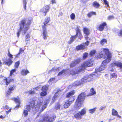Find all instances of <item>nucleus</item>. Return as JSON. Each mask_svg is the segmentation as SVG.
Returning <instances> with one entry per match:
<instances>
[{
  "instance_id": "nucleus-15",
  "label": "nucleus",
  "mask_w": 122,
  "mask_h": 122,
  "mask_svg": "<svg viewBox=\"0 0 122 122\" xmlns=\"http://www.w3.org/2000/svg\"><path fill=\"white\" fill-rule=\"evenodd\" d=\"M59 91H58L57 89L54 91V92L55 93V94L54 97L52 98V102H54L56 100V98L60 95H59Z\"/></svg>"
},
{
  "instance_id": "nucleus-9",
  "label": "nucleus",
  "mask_w": 122,
  "mask_h": 122,
  "mask_svg": "<svg viewBox=\"0 0 122 122\" xmlns=\"http://www.w3.org/2000/svg\"><path fill=\"white\" fill-rule=\"evenodd\" d=\"M84 69L83 68H82L81 67H75L70 70V73L72 75L78 74L80 72L83 71Z\"/></svg>"
},
{
  "instance_id": "nucleus-43",
  "label": "nucleus",
  "mask_w": 122,
  "mask_h": 122,
  "mask_svg": "<svg viewBox=\"0 0 122 122\" xmlns=\"http://www.w3.org/2000/svg\"><path fill=\"white\" fill-rule=\"evenodd\" d=\"M41 92L40 95L42 96H46L47 94V92L43 91Z\"/></svg>"
},
{
  "instance_id": "nucleus-28",
  "label": "nucleus",
  "mask_w": 122,
  "mask_h": 122,
  "mask_svg": "<svg viewBox=\"0 0 122 122\" xmlns=\"http://www.w3.org/2000/svg\"><path fill=\"white\" fill-rule=\"evenodd\" d=\"M71 104L67 100V101L66 102L64 105L65 108H67L68 107L70 104Z\"/></svg>"
},
{
  "instance_id": "nucleus-48",
  "label": "nucleus",
  "mask_w": 122,
  "mask_h": 122,
  "mask_svg": "<svg viewBox=\"0 0 122 122\" xmlns=\"http://www.w3.org/2000/svg\"><path fill=\"white\" fill-rule=\"evenodd\" d=\"M75 15L74 13H72L70 15L71 19L72 20H74L75 17Z\"/></svg>"
},
{
  "instance_id": "nucleus-24",
  "label": "nucleus",
  "mask_w": 122,
  "mask_h": 122,
  "mask_svg": "<svg viewBox=\"0 0 122 122\" xmlns=\"http://www.w3.org/2000/svg\"><path fill=\"white\" fill-rule=\"evenodd\" d=\"M29 73V71L28 70H25V69H23L21 71V74L22 75H26Z\"/></svg>"
},
{
  "instance_id": "nucleus-30",
  "label": "nucleus",
  "mask_w": 122,
  "mask_h": 122,
  "mask_svg": "<svg viewBox=\"0 0 122 122\" xmlns=\"http://www.w3.org/2000/svg\"><path fill=\"white\" fill-rule=\"evenodd\" d=\"M93 6L96 8H98L100 6L99 4L97 1H94L93 4Z\"/></svg>"
},
{
  "instance_id": "nucleus-60",
  "label": "nucleus",
  "mask_w": 122,
  "mask_h": 122,
  "mask_svg": "<svg viewBox=\"0 0 122 122\" xmlns=\"http://www.w3.org/2000/svg\"><path fill=\"white\" fill-rule=\"evenodd\" d=\"M62 12H60L59 13V16L60 15H62Z\"/></svg>"
},
{
  "instance_id": "nucleus-18",
  "label": "nucleus",
  "mask_w": 122,
  "mask_h": 122,
  "mask_svg": "<svg viewBox=\"0 0 122 122\" xmlns=\"http://www.w3.org/2000/svg\"><path fill=\"white\" fill-rule=\"evenodd\" d=\"M106 25H107L106 23L105 22H103L100 25L98 29L100 31H102L104 29L105 26Z\"/></svg>"
},
{
  "instance_id": "nucleus-34",
  "label": "nucleus",
  "mask_w": 122,
  "mask_h": 122,
  "mask_svg": "<svg viewBox=\"0 0 122 122\" xmlns=\"http://www.w3.org/2000/svg\"><path fill=\"white\" fill-rule=\"evenodd\" d=\"M20 64V62L19 61H17L15 63V66L16 68L15 69H17L19 65Z\"/></svg>"
},
{
  "instance_id": "nucleus-31",
  "label": "nucleus",
  "mask_w": 122,
  "mask_h": 122,
  "mask_svg": "<svg viewBox=\"0 0 122 122\" xmlns=\"http://www.w3.org/2000/svg\"><path fill=\"white\" fill-rule=\"evenodd\" d=\"M116 66L120 67L121 69L122 68V63L116 61Z\"/></svg>"
},
{
  "instance_id": "nucleus-57",
  "label": "nucleus",
  "mask_w": 122,
  "mask_h": 122,
  "mask_svg": "<svg viewBox=\"0 0 122 122\" xmlns=\"http://www.w3.org/2000/svg\"><path fill=\"white\" fill-rule=\"evenodd\" d=\"M55 78H52L50 79L49 80V82H51L52 81H53L55 80Z\"/></svg>"
},
{
  "instance_id": "nucleus-35",
  "label": "nucleus",
  "mask_w": 122,
  "mask_h": 122,
  "mask_svg": "<svg viewBox=\"0 0 122 122\" xmlns=\"http://www.w3.org/2000/svg\"><path fill=\"white\" fill-rule=\"evenodd\" d=\"M104 3L105 4L106 6L108 7H109V2L107 0H103Z\"/></svg>"
},
{
  "instance_id": "nucleus-50",
  "label": "nucleus",
  "mask_w": 122,
  "mask_h": 122,
  "mask_svg": "<svg viewBox=\"0 0 122 122\" xmlns=\"http://www.w3.org/2000/svg\"><path fill=\"white\" fill-rule=\"evenodd\" d=\"M116 61H115L111 64L110 66L112 67H113L115 66H116Z\"/></svg>"
},
{
  "instance_id": "nucleus-49",
  "label": "nucleus",
  "mask_w": 122,
  "mask_h": 122,
  "mask_svg": "<svg viewBox=\"0 0 122 122\" xmlns=\"http://www.w3.org/2000/svg\"><path fill=\"white\" fill-rule=\"evenodd\" d=\"M107 42V40L105 39H103L101 41V43L102 45L104 43Z\"/></svg>"
},
{
  "instance_id": "nucleus-12",
  "label": "nucleus",
  "mask_w": 122,
  "mask_h": 122,
  "mask_svg": "<svg viewBox=\"0 0 122 122\" xmlns=\"http://www.w3.org/2000/svg\"><path fill=\"white\" fill-rule=\"evenodd\" d=\"M81 61V59L80 58H77L76 59L74 60L70 64V67L72 68L75 66L77 64L79 63Z\"/></svg>"
},
{
  "instance_id": "nucleus-64",
  "label": "nucleus",
  "mask_w": 122,
  "mask_h": 122,
  "mask_svg": "<svg viewBox=\"0 0 122 122\" xmlns=\"http://www.w3.org/2000/svg\"><path fill=\"white\" fill-rule=\"evenodd\" d=\"M54 69H53V68H52V70H50V71H54Z\"/></svg>"
},
{
  "instance_id": "nucleus-33",
  "label": "nucleus",
  "mask_w": 122,
  "mask_h": 122,
  "mask_svg": "<svg viewBox=\"0 0 122 122\" xmlns=\"http://www.w3.org/2000/svg\"><path fill=\"white\" fill-rule=\"evenodd\" d=\"M74 99L73 97H71L69 98V99L67 100L71 104V103L74 101Z\"/></svg>"
},
{
  "instance_id": "nucleus-56",
  "label": "nucleus",
  "mask_w": 122,
  "mask_h": 122,
  "mask_svg": "<svg viewBox=\"0 0 122 122\" xmlns=\"http://www.w3.org/2000/svg\"><path fill=\"white\" fill-rule=\"evenodd\" d=\"M61 69V68L60 67H58V68L55 69V70L56 71H59Z\"/></svg>"
},
{
  "instance_id": "nucleus-61",
  "label": "nucleus",
  "mask_w": 122,
  "mask_h": 122,
  "mask_svg": "<svg viewBox=\"0 0 122 122\" xmlns=\"http://www.w3.org/2000/svg\"><path fill=\"white\" fill-rule=\"evenodd\" d=\"M4 118V117H3L2 115H1L0 116V118L3 119Z\"/></svg>"
},
{
  "instance_id": "nucleus-16",
  "label": "nucleus",
  "mask_w": 122,
  "mask_h": 122,
  "mask_svg": "<svg viewBox=\"0 0 122 122\" xmlns=\"http://www.w3.org/2000/svg\"><path fill=\"white\" fill-rule=\"evenodd\" d=\"M76 34L75 36H76V38L78 36L79 39L81 40L82 37V36L81 34L80 30L78 28H77L76 30Z\"/></svg>"
},
{
  "instance_id": "nucleus-32",
  "label": "nucleus",
  "mask_w": 122,
  "mask_h": 122,
  "mask_svg": "<svg viewBox=\"0 0 122 122\" xmlns=\"http://www.w3.org/2000/svg\"><path fill=\"white\" fill-rule=\"evenodd\" d=\"M38 87H36L35 89L33 88L29 92V93L30 94H34L35 92L34 91V90H38Z\"/></svg>"
},
{
  "instance_id": "nucleus-40",
  "label": "nucleus",
  "mask_w": 122,
  "mask_h": 122,
  "mask_svg": "<svg viewBox=\"0 0 122 122\" xmlns=\"http://www.w3.org/2000/svg\"><path fill=\"white\" fill-rule=\"evenodd\" d=\"M30 38V34H27L25 37V41H28L29 40Z\"/></svg>"
},
{
  "instance_id": "nucleus-20",
  "label": "nucleus",
  "mask_w": 122,
  "mask_h": 122,
  "mask_svg": "<svg viewBox=\"0 0 122 122\" xmlns=\"http://www.w3.org/2000/svg\"><path fill=\"white\" fill-rule=\"evenodd\" d=\"M85 48V46L82 44H81L80 45L77 46L76 47V49L77 50H83Z\"/></svg>"
},
{
  "instance_id": "nucleus-21",
  "label": "nucleus",
  "mask_w": 122,
  "mask_h": 122,
  "mask_svg": "<svg viewBox=\"0 0 122 122\" xmlns=\"http://www.w3.org/2000/svg\"><path fill=\"white\" fill-rule=\"evenodd\" d=\"M81 83V81H80L79 80H77L73 83L72 85L74 86H76L80 85Z\"/></svg>"
},
{
  "instance_id": "nucleus-22",
  "label": "nucleus",
  "mask_w": 122,
  "mask_h": 122,
  "mask_svg": "<svg viewBox=\"0 0 122 122\" xmlns=\"http://www.w3.org/2000/svg\"><path fill=\"white\" fill-rule=\"evenodd\" d=\"M75 93L74 90H73L68 93L66 94V97H70L71 96L73 95Z\"/></svg>"
},
{
  "instance_id": "nucleus-41",
  "label": "nucleus",
  "mask_w": 122,
  "mask_h": 122,
  "mask_svg": "<svg viewBox=\"0 0 122 122\" xmlns=\"http://www.w3.org/2000/svg\"><path fill=\"white\" fill-rule=\"evenodd\" d=\"M114 19V17L113 15H110L108 16L107 17L108 19L109 20H113Z\"/></svg>"
},
{
  "instance_id": "nucleus-11",
  "label": "nucleus",
  "mask_w": 122,
  "mask_h": 122,
  "mask_svg": "<svg viewBox=\"0 0 122 122\" xmlns=\"http://www.w3.org/2000/svg\"><path fill=\"white\" fill-rule=\"evenodd\" d=\"M93 64L91 60H89L84 62L81 67L82 68L84 69V71L85 68L87 67L91 66L93 65Z\"/></svg>"
},
{
  "instance_id": "nucleus-62",
  "label": "nucleus",
  "mask_w": 122,
  "mask_h": 122,
  "mask_svg": "<svg viewBox=\"0 0 122 122\" xmlns=\"http://www.w3.org/2000/svg\"><path fill=\"white\" fill-rule=\"evenodd\" d=\"M88 0H85L84 1V2H83V3H84L85 2H86Z\"/></svg>"
},
{
  "instance_id": "nucleus-8",
  "label": "nucleus",
  "mask_w": 122,
  "mask_h": 122,
  "mask_svg": "<svg viewBox=\"0 0 122 122\" xmlns=\"http://www.w3.org/2000/svg\"><path fill=\"white\" fill-rule=\"evenodd\" d=\"M86 111L85 108H83L80 112H78V113H74V116L75 118L77 119L82 118V116L84 115L86 113Z\"/></svg>"
},
{
  "instance_id": "nucleus-52",
  "label": "nucleus",
  "mask_w": 122,
  "mask_h": 122,
  "mask_svg": "<svg viewBox=\"0 0 122 122\" xmlns=\"http://www.w3.org/2000/svg\"><path fill=\"white\" fill-rule=\"evenodd\" d=\"M89 42L88 41H87L85 43H84L83 44L84 46H88L89 44Z\"/></svg>"
},
{
  "instance_id": "nucleus-36",
  "label": "nucleus",
  "mask_w": 122,
  "mask_h": 122,
  "mask_svg": "<svg viewBox=\"0 0 122 122\" xmlns=\"http://www.w3.org/2000/svg\"><path fill=\"white\" fill-rule=\"evenodd\" d=\"M17 70V69H15L12 70L10 71V76H11Z\"/></svg>"
},
{
  "instance_id": "nucleus-6",
  "label": "nucleus",
  "mask_w": 122,
  "mask_h": 122,
  "mask_svg": "<svg viewBox=\"0 0 122 122\" xmlns=\"http://www.w3.org/2000/svg\"><path fill=\"white\" fill-rule=\"evenodd\" d=\"M50 21V17H48L46 18L45 20V22L44 23V25L42 26V28L43 30V39L46 40L47 39L48 36L47 32L45 28L46 26H47V24Z\"/></svg>"
},
{
  "instance_id": "nucleus-19",
  "label": "nucleus",
  "mask_w": 122,
  "mask_h": 122,
  "mask_svg": "<svg viewBox=\"0 0 122 122\" xmlns=\"http://www.w3.org/2000/svg\"><path fill=\"white\" fill-rule=\"evenodd\" d=\"M112 115L114 116H117V117H119L120 118H121V116L118 115V113L117 111L113 108L112 109Z\"/></svg>"
},
{
  "instance_id": "nucleus-5",
  "label": "nucleus",
  "mask_w": 122,
  "mask_h": 122,
  "mask_svg": "<svg viewBox=\"0 0 122 122\" xmlns=\"http://www.w3.org/2000/svg\"><path fill=\"white\" fill-rule=\"evenodd\" d=\"M100 71H98L96 72L95 71V74H92L89 75H86L83 77L81 79L82 83H84L85 82H88L91 80H93V78L95 76L98 77L100 75Z\"/></svg>"
},
{
  "instance_id": "nucleus-26",
  "label": "nucleus",
  "mask_w": 122,
  "mask_h": 122,
  "mask_svg": "<svg viewBox=\"0 0 122 122\" xmlns=\"http://www.w3.org/2000/svg\"><path fill=\"white\" fill-rule=\"evenodd\" d=\"M49 86L48 85H45L42 87L41 90L42 91L46 92L48 89Z\"/></svg>"
},
{
  "instance_id": "nucleus-63",
  "label": "nucleus",
  "mask_w": 122,
  "mask_h": 122,
  "mask_svg": "<svg viewBox=\"0 0 122 122\" xmlns=\"http://www.w3.org/2000/svg\"><path fill=\"white\" fill-rule=\"evenodd\" d=\"M114 70V69H112L110 71H113Z\"/></svg>"
},
{
  "instance_id": "nucleus-25",
  "label": "nucleus",
  "mask_w": 122,
  "mask_h": 122,
  "mask_svg": "<svg viewBox=\"0 0 122 122\" xmlns=\"http://www.w3.org/2000/svg\"><path fill=\"white\" fill-rule=\"evenodd\" d=\"M4 81L6 82V85H8L10 82H13L14 81V80L13 79H10V80L8 81L7 78H6L4 80Z\"/></svg>"
},
{
  "instance_id": "nucleus-2",
  "label": "nucleus",
  "mask_w": 122,
  "mask_h": 122,
  "mask_svg": "<svg viewBox=\"0 0 122 122\" xmlns=\"http://www.w3.org/2000/svg\"><path fill=\"white\" fill-rule=\"evenodd\" d=\"M43 102V99L42 98H40L38 100L36 105H35V101H33L31 102L30 103V105H28L26 106V109L28 112H30L31 108L32 111L36 112L38 111L40 107L42 104Z\"/></svg>"
},
{
  "instance_id": "nucleus-53",
  "label": "nucleus",
  "mask_w": 122,
  "mask_h": 122,
  "mask_svg": "<svg viewBox=\"0 0 122 122\" xmlns=\"http://www.w3.org/2000/svg\"><path fill=\"white\" fill-rule=\"evenodd\" d=\"M23 50H22L21 48H20V49L19 52V53L16 55V56H15L16 57H17V56L18 55H19L21 53L22 51H23Z\"/></svg>"
},
{
  "instance_id": "nucleus-4",
  "label": "nucleus",
  "mask_w": 122,
  "mask_h": 122,
  "mask_svg": "<svg viewBox=\"0 0 122 122\" xmlns=\"http://www.w3.org/2000/svg\"><path fill=\"white\" fill-rule=\"evenodd\" d=\"M86 96L84 92L82 93L79 95L77 99L74 107L77 111L79 110L82 105V101H83Z\"/></svg>"
},
{
  "instance_id": "nucleus-47",
  "label": "nucleus",
  "mask_w": 122,
  "mask_h": 122,
  "mask_svg": "<svg viewBox=\"0 0 122 122\" xmlns=\"http://www.w3.org/2000/svg\"><path fill=\"white\" fill-rule=\"evenodd\" d=\"M88 53H85L83 54V57L84 59L86 58L88 56Z\"/></svg>"
},
{
  "instance_id": "nucleus-46",
  "label": "nucleus",
  "mask_w": 122,
  "mask_h": 122,
  "mask_svg": "<svg viewBox=\"0 0 122 122\" xmlns=\"http://www.w3.org/2000/svg\"><path fill=\"white\" fill-rule=\"evenodd\" d=\"M23 0V5L24 7V9L25 10H26V5L27 4V2H26V0Z\"/></svg>"
},
{
  "instance_id": "nucleus-59",
  "label": "nucleus",
  "mask_w": 122,
  "mask_h": 122,
  "mask_svg": "<svg viewBox=\"0 0 122 122\" xmlns=\"http://www.w3.org/2000/svg\"><path fill=\"white\" fill-rule=\"evenodd\" d=\"M51 2L52 3H55V0H51Z\"/></svg>"
},
{
  "instance_id": "nucleus-55",
  "label": "nucleus",
  "mask_w": 122,
  "mask_h": 122,
  "mask_svg": "<svg viewBox=\"0 0 122 122\" xmlns=\"http://www.w3.org/2000/svg\"><path fill=\"white\" fill-rule=\"evenodd\" d=\"M11 93V92L9 90L6 93L7 95V96L9 95L10 93Z\"/></svg>"
},
{
  "instance_id": "nucleus-39",
  "label": "nucleus",
  "mask_w": 122,
  "mask_h": 122,
  "mask_svg": "<svg viewBox=\"0 0 122 122\" xmlns=\"http://www.w3.org/2000/svg\"><path fill=\"white\" fill-rule=\"evenodd\" d=\"M96 14L95 12H92L88 14V16L89 17H90L92 15H96Z\"/></svg>"
},
{
  "instance_id": "nucleus-10",
  "label": "nucleus",
  "mask_w": 122,
  "mask_h": 122,
  "mask_svg": "<svg viewBox=\"0 0 122 122\" xmlns=\"http://www.w3.org/2000/svg\"><path fill=\"white\" fill-rule=\"evenodd\" d=\"M8 56L9 57V58L6 61H4L3 64L9 66L12 64L13 61L12 60V59L13 58V55L10 53L9 50Z\"/></svg>"
},
{
  "instance_id": "nucleus-42",
  "label": "nucleus",
  "mask_w": 122,
  "mask_h": 122,
  "mask_svg": "<svg viewBox=\"0 0 122 122\" xmlns=\"http://www.w3.org/2000/svg\"><path fill=\"white\" fill-rule=\"evenodd\" d=\"M15 87L16 86H15L13 85L12 86H10L9 88V90L11 92L12 91L14 90L15 89Z\"/></svg>"
},
{
  "instance_id": "nucleus-14",
  "label": "nucleus",
  "mask_w": 122,
  "mask_h": 122,
  "mask_svg": "<svg viewBox=\"0 0 122 122\" xmlns=\"http://www.w3.org/2000/svg\"><path fill=\"white\" fill-rule=\"evenodd\" d=\"M83 31L85 34V36L86 40H89V38L88 37V36L90 34L89 30L87 28H83Z\"/></svg>"
},
{
  "instance_id": "nucleus-54",
  "label": "nucleus",
  "mask_w": 122,
  "mask_h": 122,
  "mask_svg": "<svg viewBox=\"0 0 122 122\" xmlns=\"http://www.w3.org/2000/svg\"><path fill=\"white\" fill-rule=\"evenodd\" d=\"M106 108V106H101L100 109L99 110H102L104 109H105V108Z\"/></svg>"
},
{
  "instance_id": "nucleus-7",
  "label": "nucleus",
  "mask_w": 122,
  "mask_h": 122,
  "mask_svg": "<svg viewBox=\"0 0 122 122\" xmlns=\"http://www.w3.org/2000/svg\"><path fill=\"white\" fill-rule=\"evenodd\" d=\"M56 118L55 115L51 116L48 115L43 116L41 121V122H53Z\"/></svg>"
},
{
  "instance_id": "nucleus-38",
  "label": "nucleus",
  "mask_w": 122,
  "mask_h": 122,
  "mask_svg": "<svg viewBox=\"0 0 122 122\" xmlns=\"http://www.w3.org/2000/svg\"><path fill=\"white\" fill-rule=\"evenodd\" d=\"M96 52V51L95 50L92 51L90 52V56H93Z\"/></svg>"
},
{
  "instance_id": "nucleus-17",
  "label": "nucleus",
  "mask_w": 122,
  "mask_h": 122,
  "mask_svg": "<svg viewBox=\"0 0 122 122\" xmlns=\"http://www.w3.org/2000/svg\"><path fill=\"white\" fill-rule=\"evenodd\" d=\"M12 99L16 103H17V105L14 108L16 110L19 107L20 103L19 100L18 99L15 98H13Z\"/></svg>"
},
{
  "instance_id": "nucleus-3",
  "label": "nucleus",
  "mask_w": 122,
  "mask_h": 122,
  "mask_svg": "<svg viewBox=\"0 0 122 122\" xmlns=\"http://www.w3.org/2000/svg\"><path fill=\"white\" fill-rule=\"evenodd\" d=\"M26 20L25 19L21 20L19 24L20 28L18 30V31L17 33V36L18 37H19L21 31L24 32L25 34L29 28L30 21V20L28 21L26 23Z\"/></svg>"
},
{
  "instance_id": "nucleus-37",
  "label": "nucleus",
  "mask_w": 122,
  "mask_h": 122,
  "mask_svg": "<svg viewBox=\"0 0 122 122\" xmlns=\"http://www.w3.org/2000/svg\"><path fill=\"white\" fill-rule=\"evenodd\" d=\"M97 109L96 107H95L93 109L89 110V112L91 113H93Z\"/></svg>"
},
{
  "instance_id": "nucleus-29",
  "label": "nucleus",
  "mask_w": 122,
  "mask_h": 122,
  "mask_svg": "<svg viewBox=\"0 0 122 122\" xmlns=\"http://www.w3.org/2000/svg\"><path fill=\"white\" fill-rule=\"evenodd\" d=\"M66 70H63L61 72H59V73L58 75V76L60 75H62L65 74L66 72Z\"/></svg>"
},
{
  "instance_id": "nucleus-13",
  "label": "nucleus",
  "mask_w": 122,
  "mask_h": 122,
  "mask_svg": "<svg viewBox=\"0 0 122 122\" xmlns=\"http://www.w3.org/2000/svg\"><path fill=\"white\" fill-rule=\"evenodd\" d=\"M49 9V7L46 5L43 8L40 10V12L44 13V16L46 15V14L48 12Z\"/></svg>"
},
{
  "instance_id": "nucleus-58",
  "label": "nucleus",
  "mask_w": 122,
  "mask_h": 122,
  "mask_svg": "<svg viewBox=\"0 0 122 122\" xmlns=\"http://www.w3.org/2000/svg\"><path fill=\"white\" fill-rule=\"evenodd\" d=\"M119 34L120 36H122V30L120 31Z\"/></svg>"
},
{
  "instance_id": "nucleus-23",
  "label": "nucleus",
  "mask_w": 122,
  "mask_h": 122,
  "mask_svg": "<svg viewBox=\"0 0 122 122\" xmlns=\"http://www.w3.org/2000/svg\"><path fill=\"white\" fill-rule=\"evenodd\" d=\"M76 38V36H72L70 38V40L68 41V43L71 44Z\"/></svg>"
},
{
  "instance_id": "nucleus-45",
  "label": "nucleus",
  "mask_w": 122,
  "mask_h": 122,
  "mask_svg": "<svg viewBox=\"0 0 122 122\" xmlns=\"http://www.w3.org/2000/svg\"><path fill=\"white\" fill-rule=\"evenodd\" d=\"M60 105L59 103H57L56 105L55 108L56 110H59L60 109Z\"/></svg>"
},
{
  "instance_id": "nucleus-27",
  "label": "nucleus",
  "mask_w": 122,
  "mask_h": 122,
  "mask_svg": "<svg viewBox=\"0 0 122 122\" xmlns=\"http://www.w3.org/2000/svg\"><path fill=\"white\" fill-rule=\"evenodd\" d=\"M91 93H90L88 96H92L96 94V92L95 91L93 88H92L90 90Z\"/></svg>"
},
{
  "instance_id": "nucleus-51",
  "label": "nucleus",
  "mask_w": 122,
  "mask_h": 122,
  "mask_svg": "<svg viewBox=\"0 0 122 122\" xmlns=\"http://www.w3.org/2000/svg\"><path fill=\"white\" fill-rule=\"evenodd\" d=\"M111 76L112 78H116L117 77V74L115 73L111 74Z\"/></svg>"
},
{
  "instance_id": "nucleus-1",
  "label": "nucleus",
  "mask_w": 122,
  "mask_h": 122,
  "mask_svg": "<svg viewBox=\"0 0 122 122\" xmlns=\"http://www.w3.org/2000/svg\"><path fill=\"white\" fill-rule=\"evenodd\" d=\"M103 50L100 53L99 57L100 58H105L106 55L107 56V58L104 60L100 67H97L95 69V71L97 72L98 71H101L104 70L107 67L106 65L111 61V55L109 52L108 50L106 49H103Z\"/></svg>"
},
{
  "instance_id": "nucleus-44",
  "label": "nucleus",
  "mask_w": 122,
  "mask_h": 122,
  "mask_svg": "<svg viewBox=\"0 0 122 122\" xmlns=\"http://www.w3.org/2000/svg\"><path fill=\"white\" fill-rule=\"evenodd\" d=\"M28 111L26 110H24L23 112V113L25 117H26L28 115Z\"/></svg>"
}]
</instances>
